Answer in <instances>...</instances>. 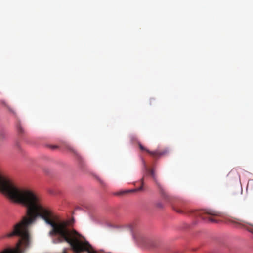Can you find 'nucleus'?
Segmentation results:
<instances>
[{"instance_id":"f257e3e1","label":"nucleus","mask_w":253,"mask_h":253,"mask_svg":"<svg viewBox=\"0 0 253 253\" xmlns=\"http://www.w3.org/2000/svg\"><path fill=\"white\" fill-rule=\"evenodd\" d=\"M0 191L13 202L27 208L26 216L14 225L11 232L0 236V240L13 236L19 237L16 247L5 248L0 253H24V251L30 247L31 242L29 227L38 217L52 227L51 235H59V242L68 243L75 253L87 249L88 242L83 243L76 237L79 234L75 230L69 228L67 222H57L58 216L50 208L43 204L40 196L34 191L19 188L12 180L0 174Z\"/></svg>"},{"instance_id":"f03ea898","label":"nucleus","mask_w":253,"mask_h":253,"mask_svg":"<svg viewBox=\"0 0 253 253\" xmlns=\"http://www.w3.org/2000/svg\"><path fill=\"white\" fill-rule=\"evenodd\" d=\"M197 215L206 222L218 223L219 221L220 213L215 211L207 209L199 211Z\"/></svg>"},{"instance_id":"7ed1b4c3","label":"nucleus","mask_w":253,"mask_h":253,"mask_svg":"<svg viewBox=\"0 0 253 253\" xmlns=\"http://www.w3.org/2000/svg\"><path fill=\"white\" fill-rule=\"evenodd\" d=\"M144 168L145 169V170L151 176V177L153 178L154 182H155V184L157 186L158 188L159 189L160 192H161V194L163 195L164 198L167 199L169 198V196L167 194L166 192L165 191V189H164L162 185L160 184V183L158 181L157 179V177L156 176V174L155 172V170L154 169H149L147 167L145 163L144 162Z\"/></svg>"},{"instance_id":"20e7f679","label":"nucleus","mask_w":253,"mask_h":253,"mask_svg":"<svg viewBox=\"0 0 253 253\" xmlns=\"http://www.w3.org/2000/svg\"><path fill=\"white\" fill-rule=\"evenodd\" d=\"M139 147L142 151H145L154 158L157 159L161 156H165L169 153V150L167 148H164L161 149H157L155 151H151L145 148L141 143L138 144Z\"/></svg>"},{"instance_id":"39448f33","label":"nucleus","mask_w":253,"mask_h":253,"mask_svg":"<svg viewBox=\"0 0 253 253\" xmlns=\"http://www.w3.org/2000/svg\"><path fill=\"white\" fill-rule=\"evenodd\" d=\"M141 186L137 189H131V190L122 191L118 192L117 193V194L118 195H123V194H127V193H131V192H134L135 191L142 190L143 189V183H144V178H142L141 179Z\"/></svg>"},{"instance_id":"423d86ee","label":"nucleus","mask_w":253,"mask_h":253,"mask_svg":"<svg viewBox=\"0 0 253 253\" xmlns=\"http://www.w3.org/2000/svg\"><path fill=\"white\" fill-rule=\"evenodd\" d=\"M0 103L3 105L4 107H5L10 113H12L13 115H15L16 114L14 109L10 105H9L5 101L3 100H0Z\"/></svg>"},{"instance_id":"0eeeda50","label":"nucleus","mask_w":253,"mask_h":253,"mask_svg":"<svg viewBox=\"0 0 253 253\" xmlns=\"http://www.w3.org/2000/svg\"><path fill=\"white\" fill-rule=\"evenodd\" d=\"M66 148L69 151L72 152L73 154H74L77 156L79 157V153L78 151L75 148H74L72 146H71L70 145H67L66 146Z\"/></svg>"},{"instance_id":"6e6552de","label":"nucleus","mask_w":253,"mask_h":253,"mask_svg":"<svg viewBox=\"0 0 253 253\" xmlns=\"http://www.w3.org/2000/svg\"><path fill=\"white\" fill-rule=\"evenodd\" d=\"M244 226L248 231L253 234V225L250 224L248 225H244Z\"/></svg>"},{"instance_id":"1a4fd4ad","label":"nucleus","mask_w":253,"mask_h":253,"mask_svg":"<svg viewBox=\"0 0 253 253\" xmlns=\"http://www.w3.org/2000/svg\"><path fill=\"white\" fill-rule=\"evenodd\" d=\"M17 131L19 133H23L24 132L23 129L22 127V126H21L20 123H18L17 125Z\"/></svg>"},{"instance_id":"9d476101","label":"nucleus","mask_w":253,"mask_h":253,"mask_svg":"<svg viewBox=\"0 0 253 253\" xmlns=\"http://www.w3.org/2000/svg\"><path fill=\"white\" fill-rule=\"evenodd\" d=\"M88 245H87V249L86 250V251H87L88 253H97L95 251H90L89 250V248L90 247V245L89 244V243H88Z\"/></svg>"},{"instance_id":"9b49d317","label":"nucleus","mask_w":253,"mask_h":253,"mask_svg":"<svg viewBox=\"0 0 253 253\" xmlns=\"http://www.w3.org/2000/svg\"><path fill=\"white\" fill-rule=\"evenodd\" d=\"M57 146H56V145H54V146H51V148L52 149H56L57 148Z\"/></svg>"},{"instance_id":"f8f14e48","label":"nucleus","mask_w":253,"mask_h":253,"mask_svg":"<svg viewBox=\"0 0 253 253\" xmlns=\"http://www.w3.org/2000/svg\"><path fill=\"white\" fill-rule=\"evenodd\" d=\"M234 223H238V222L237 221H233Z\"/></svg>"},{"instance_id":"ddd939ff","label":"nucleus","mask_w":253,"mask_h":253,"mask_svg":"<svg viewBox=\"0 0 253 253\" xmlns=\"http://www.w3.org/2000/svg\"><path fill=\"white\" fill-rule=\"evenodd\" d=\"M177 212H181V211H180V210H179V211H177Z\"/></svg>"}]
</instances>
